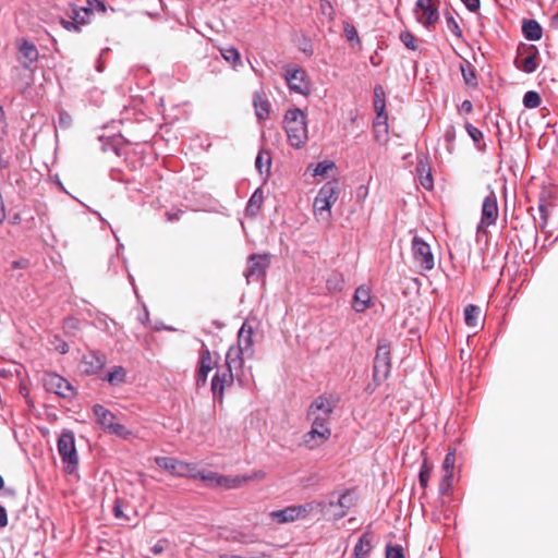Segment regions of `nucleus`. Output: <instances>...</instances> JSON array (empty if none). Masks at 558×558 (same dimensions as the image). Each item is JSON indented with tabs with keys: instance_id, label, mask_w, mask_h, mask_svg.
I'll list each match as a JSON object with an SVG mask.
<instances>
[{
	"instance_id": "obj_52",
	"label": "nucleus",
	"mask_w": 558,
	"mask_h": 558,
	"mask_svg": "<svg viewBox=\"0 0 558 558\" xmlns=\"http://www.w3.org/2000/svg\"><path fill=\"white\" fill-rule=\"evenodd\" d=\"M231 482H232V476H225V475L220 474L219 482H218V487H223V488H227V489H231Z\"/></svg>"
},
{
	"instance_id": "obj_57",
	"label": "nucleus",
	"mask_w": 558,
	"mask_h": 558,
	"mask_svg": "<svg viewBox=\"0 0 558 558\" xmlns=\"http://www.w3.org/2000/svg\"><path fill=\"white\" fill-rule=\"evenodd\" d=\"M538 209H539L541 218H542V220H543V223H542V226H541V227H542V229H544L545 223H546V221H547V217H548L547 206H546V205H544V204H541V205L538 206Z\"/></svg>"
},
{
	"instance_id": "obj_35",
	"label": "nucleus",
	"mask_w": 558,
	"mask_h": 558,
	"mask_svg": "<svg viewBox=\"0 0 558 558\" xmlns=\"http://www.w3.org/2000/svg\"><path fill=\"white\" fill-rule=\"evenodd\" d=\"M461 74H462L463 81L466 85H469V86L477 85L475 70L471 63L466 62L465 64H461Z\"/></svg>"
},
{
	"instance_id": "obj_23",
	"label": "nucleus",
	"mask_w": 558,
	"mask_h": 558,
	"mask_svg": "<svg viewBox=\"0 0 558 558\" xmlns=\"http://www.w3.org/2000/svg\"><path fill=\"white\" fill-rule=\"evenodd\" d=\"M325 504L327 505L326 508L328 507H338L340 508V512H333L332 513V518L333 520H340L342 519L343 517L347 515L349 509L351 508L352 506V499H351V496L349 493H343L341 494L337 501H333L332 499L329 501V502H326ZM328 512V509H325V512H323L324 514H326Z\"/></svg>"
},
{
	"instance_id": "obj_41",
	"label": "nucleus",
	"mask_w": 558,
	"mask_h": 558,
	"mask_svg": "<svg viewBox=\"0 0 558 558\" xmlns=\"http://www.w3.org/2000/svg\"><path fill=\"white\" fill-rule=\"evenodd\" d=\"M386 558H405L403 554V549L400 545H387L386 547Z\"/></svg>"
},
{
	"instance_id": "obj_17",
	"label": "nucleus",
	"mask_w": 558,
	"mask_h": 558,
	"mask_svg": "<svg viewBox=\"0 0 558 558\" xmlns=\"http://www.w3.org/2000/svg\"><path fill=\"white\" fill-rule=\"evenodd\" d=\"M246 353L242 352L241 349L230 347L226 354V368L233 372L239 381H242L244 359Z\"/></svg>"
},
{
	"instance_id": "obj_11",
	"label": "nucleus",
	"mask_w": 558,
	"mask_h": 558,
	"mask_svg": "<svg viewBox=\"0 0 558 558\" xmlns=\"http://www.w3.org/2000/svg\"><path fill=\"white\" fill-rule=\"evenodd\" d=\"M43 381L47 391L53 392L62 398H71L74 395L71 384L64 377L56 373L45 374Z\"/></svg>"
},
{
	"instance_id": "obj_10",
	"label": "nucleus",
	"mask_w": 558,
	"mask_h": 558,
	"mask_svg": "<svg viewBox=\"0 0 558 558\" xmlns=\"http://www.w3.org/2000/svg\"><path fill=\"white\" fill-rule=\"evenodd\" d=\"M412 254L414 262L424 270H432L435 266L430 246L422 238L414 235L412 239Z\"/></svg>"
},
{
	"instance_id": "obj_34",
	"label": "nucleus",
	"mask_w": 558,
	"mask_h": 558,
	"mask_svg": "<svg viewBox=\"0 0 558 558\" xmlns=\"http://www.w3.org/2000/svg\"><path fill=\"white\" fill-rule=\"evenodd\" d=\"M220 53L226 61L232 63L234 69L242 64L240 52L234 47L221 48Z\"/></svg>"
},
{
	"instance_id": "obj_12",
	"label": "nucleus",
	"mask_w": 558,
	"mask_h": 558,
	"mask_svg": "<svg viewBox=\"0 0 558 558\" xmlns=\"http://www.w3.org/2000/svg\"><path fill=\"white\" fill-rule=\"evenodd\" d=\"M235 374L228 368L218 369L211 379V392L215 401L222 402L223 392L233 384Z\"/></svg>"
},
{
	"instance_id": "obj_4",
	"label": "nucleus",
	"mask_w": 558,
	"mask_h": 558,
	"mask_svg": "<svg viewBox=\"0 0 558 558\" xmlns=\"http://www.w3.org/2000/svg\"><path fill=\"white\" fill-rule=\"evenodd\" d=\"M339 197L337 183L327 182L318 191L314 198L313 208L317 221L328 223L331 219V206Z\"/></svg>"
},
{
	"instance_id": "obj_40",
	"label": "nucleus",
	"mask_w": 558,
	"mask_h": 558,
	"mask_svg": "<svg viewBox=\"0 0 558 558\" xmlns=\"http://www.w3.org/2000/svg\"><path fill=\"white\" fill-rule=\"evenodd\" d=\"M335 167V163L332 161H322L316 165V167L313 170V174L316 175H326L330 169Z\"/></svg>"
},
{
	"instance_id": "obj_30",
	"label": "nucleus",
	"mask_w": 558,
	"mask_h": 558,
	"mask_svg": "<svg viewBox=\"0 0 558 558\" xmlns=\"http://www.w3.org/2000/svg\"><path fill=\"white\" fill-rule=\"evenodd\" d=\"M126 371L122 366H114L104 378L111 386H118L125 381Z\"/></svg>"
},
{
	"instance_id": "obj_63",
	"label": "nucleus",
	"mask_w": 558,
	"mask_h": 558,
	"mask_svg": "<svg viewBox=\"0 0 558 558\" xmlns=\"http://www.w3.org/2000/svg\"><path fill=\"white\" fill-rule=\"evenodd\" d=\"M113 511H114V515L117 518H121L122 517V509H121V506L120 505H116L114 508H113Z\"/></svg>"
},
{
	"instance_id": "obj_7",
	"label": "nucleus",
	"mask_w": 558,
	"mask_h": 558,
	"mask_svg": "<svg viewBox=\"0 0 558 558\" xmlns=\"http://www.w3.org/2000/svg\"><path fill=\"white\" fill-rule=\"evenodd\" d=\"M487 189L489 192L482 204L481 221L476 228L477 232H485L486 228L494 226L499 215L496 194L490 186Z\"/></svg>"
},
{
	"instance_id": "obj_38",
	"label": "nucleus",
	"mask_w": 558,
	"mask_h": 558,
	"mask_svg": "<svg viewBox=\"0 0 558 558\" xmlns=\"http://www.w3.org/2000/svg\"><path fill=\"white\" fill-rule=\"evenodd\" d=\"M374 108L380 111L386 109L385 90L380 85L374 87Z\"/></svg>"
},
{
	"instance_id": "obj_2",
	"label": "nucleus",
	"mask_w": 558,
	"mask_h": 558,
	"mask_svg": "<svg viewBox=\"0 0 558 558\" xmlns=\"http://www.w3.org/2000/svg\"><path fill=\"white\" fill-rule=\"evenodd\" d=\"M283 126L291 146L300 148L305 144L307 141L306 116L301 109L287 110Z\"/></svg>"
},
{
	"instance_id": "obj_5",
	"label": "nucleus",
	"mask_w": 558,
	"mask_h": 558,
	"mask_svg": "<svg viewBox=\"0 0 558 558\" xmlns=\"http://www.w3.org/2000/svg\"><path fill=\"white\" fill-rule=\"evenodd\" d=\"M93 413L96 422L108 434L114 435L122 439H128L131 436V430L123 424L117 421L116 415L101 404L93 407Z\"/></svg>"
},
{
	"instance_id": "obj_50",
	"label": "nucleus",
	"mask_w": 558,
	"mask_h": 558,
	"mask_svg": "<svg viewBox=\"0 0 558 558\" xmlns=\"http://www.w3.org/2000/svg\"><path fill=\"white\" fill-rule=\"evenodd\" d=\"M466 9L471 12H476L480 9L481 1L480 0H461Z\"/></svg>"
},
{
	"instance_id": "obj_58",
	"label": "nucleus",
	"mask_w": 558,
	"mask_h": 558,
	"mask_svg": "<svg viewBox=\"0 0 558 558\" xmlns=\"http://www.w3.org/2000/svg\"><path fill=\"white\" fill-rule=\"evenodd\" d=\"M473 109L472 102L470 100H463L459 110L460 112L470 113Z\"/></svg>"
},
{
	"instance_id": "obj_31",
	"label": "nucleus",
	"mask_w": 558,
	"mask_h": 558,
	"mask_svg": "<svg viewBox=\"0 0 558 558\" xmlns=\"http://www.w3.org/2000/svg\"><path fill=\"white\" fill-rule=\"evenodd\" d=\"M481 316V308L476 305L469 304L464 308V320L469 327H476Z\"/></svg>"
},
{
	"instance_id": "obj_1",
	"label": "nucleus",
	"mask_w": 558,
	"mask_h": 558,
	"mask_svg": "<svg viewBox=\"0 0 558 558\" xmlns=\"http://www.w3.org/2000/svg\"><path fill=\"white\" fill-rule=\"evenodd\" d=\"M337 403L338 399L332 395H322L313 400L307 410L311 429L304 435V444L307 447L315 448L329 439V422Z\"/></svg>"
},
{
	"instance_id": "obj_26",
	"label": "nucleus",
	"mask_w": 558,
	"mask_h": 558,
	"mask_svg": "<svg viewBox=\"0 0 558 558\" xmlns=\"http://www.w3.org/2000/svg\"><path fill=\"white\" fill-rule=\"evenodd\" d=\"M253 106L258 121L268 119L269 117V101L264 93L256 92L253 96Z\"/></svg>"
},
{
	"instance_id": "obj_18",
	"label": "nucleus",
	"mask_w": 558,
	"mask_h": 558,
	"mask_svg": "<svg viewBox=\"0 0 558 558\" xmlns=\"http://www.w3.org/2000/svg\"><path fill=\"white\" fill-rule=\"evenodd\" d=\"M215 362L205 342L202 341V350L199 356V366L196 376L197 386H204L207 381L209 372L213 369Z\"/></svg>"
},
{
	"instance_id": "obj_13",
	"label": "nucleus",
	"mask_w": 558,
	"mask_h": 558,
	"mask_svg": "<svg viewBox=\"0 0 558 558\" xmlns=\"http://www.w3.org/2000/svg\"><path fill=\"white\" fill-rule=\"evenodd\" d=\"M154 460L159 468L177 476H189L192 474V471L195 470L194 464L186 463L174 458L156 457Z\"/></svg>"
},
{
	"instance_id": "obj_56",
	"label": "nucleus",
	"mask_w": 558,
	"mask_h": 558,
	"mask_svg": "<svg viewBox=\"0 0 558 558\" xmlns=\"http://www.w3.org/2000/svg\"><path fill=\"white\" fill-rule=\"evenodd\" d=\"M8 525V513L3 506L0 505V529Z\"/></svg>"
},
{
	"instance_id": "obj_25",
	"label": "nucleus",
	"mask_w": 558,
	"mask_h": 558,
	"mask_svg": "<svg viewBox=\"0 0 558 558\" xmlns=\"http://www.w3.org/2000/svg\"><path fill=\"white\" fill-rule=\"evenodd\" d=\"M514 64L517 69L525 72L533 73L538 68V51L536 49L529 51V53L520 61L515 59Z\"/></svg>"
},
{
	"instance_id": "obj_51",
	"label": "nucleus",
	"mask_w": 558,
	"mask_h": 558,
	"mask_svg": "<svg viewBox=\"0 0 558 558\" xmlns=\"http://www.w3.org/2000/svg\"><path fill=\"white\" fill-rule=\"evenodd\" d=\"M167 547L166 541H158L154 546H151L150 551L155 555L161 554Z\"/></svg>"
},
{
	"instance_id": "obj_15",
	"label": "nucleus",
	"mask_w": 558,
	"mask_h": 558,
	"mask_svg": "<svg viewBox=\"0 0 558 558\" xmlns=\"http://www.w3.org/2000/svg\"><path fill=\"white\" fill-rule=\"evenodd\" d=\"M16 49L19 52L17 60L24 69H31L39 58V52L35 44L28 39L21 38L16 40Z\"/></svg>"
},
{
	"instance_id": "obj_46",
	"label": "nucleus",
	"mask_w": 558,
	"mask_h": 558,
	"mask_svg": "<svg viewBox=\"0 0 558 558\" xmlns=\"http://www.w3.org/2000/svg\"><path fill=\"white\" fill-rule=\"evenodd\" d=\"M86 3H87L86 8H92V12L93 11H97L100 13L107 12V7H106L105 2L101 0H86Z\"/></svg>"
},
{
	"instance_id": "obj_45",
	"label": "nucleus",
	"mask_w": 558,
	"mask_h": 558,
	"mask_svg": "<svg viewBox=\"0 0 558 558\" xmlns=\"http://www.w3.org/2000/svg\"><path fill=\"white\" fill-rule=\"evenodd\" d=\"M60 24L68 32L80 33L82 31V26L78 25L76 22L72 21L71 19L66 20L61 17Z\"/></svg>"
},
{
	"instance_id": "obj_59",
	"label": "nucleus",
	"mask_w": 558,
	"mask_h": 558,
	"mask_svg": "<svg viewBox=\"0 0 558 558\" xmlns=\"http://www.w3.org/2000/svg\"><path fill=\"white\" fill-rule=\"evenodd\" d=\"M454 136H456V131H454V128L451 125L449 126V129L446 131V141L451 143L453 140H454Z\"/></svg>"
},
{
	"instance_id": "obj_22",
	"label": "nucleus",
	"mask_w": 558,
	"mask_h": 558,
	"mask_svg": "<svg viewBox=\"0 0 558 558\" xmlns=\"http://www.w3.org/2000/svg\"><path fill=\"white\" fill-rule=\"evenodd\" d=\"M372 305L371 290L366 286L356 288L353 296L352 307L356 313H363Z\"/></svg>"
},
{
	"instance_id": "obj_54",
	"label": "nucleus",
	"mask_w": 558,
	"mask_h": 558,
	"mask_svg": "<svg viewBox=\"0 0 558 558\" xmlns=\"http://www.w3.org/2000/svg\"><path fill=\"white\" fill-rule=\"evenodd\" d=\"M71 123V117L65 113V112H61L59 114V124L62 126V128H68Z\"/></svg>"
},
{
	"instance_id": "obj_39",
	"label": "nucleus",
	"mask_w": 558,
	"mask_h": 558,
	"mask_svg": "<svg viewBox=\"0 0 558 558\" xmlns=\"http://www.w3.org/2000/svg\"><path fill=\"white\" fill-rule=\"evenodd\" d=\"M373 132L378 143H386L388 140V124L373 123Z\"/></svg>"
},
{
	"instance_id": "obj_44",
	"label": "nucleus",
	"mask_w": 558,
	"mask_h": 558,
	"mask_svg": "<svg viewBox=\"0 0 558 558\" xmlns=\"http://www.w3.org/2000/svg\"><path fill=\"white\" fill-rule=\"evenodd\" d=\"M400 39L408 49H410V50L416 49L415 37L411 33H409V32L401 33Z\"/></svg>"
},
{
	"instance_id": "obj_14",
	"label": "nucleus",
	"mask_w": 558,
	"mask_h": 558,
	"mask_svg": "<svg viewBox=\"0 0 558 558\" xmlns=\"http://www.w3.org/2000/svg\"><path fill=\"white\" fill-rule=\"evenodd\" d=\"M415 14L417 21L425 27L435 24L439 19L438 8L433 0H416Z\"/></svg>"
},
{
	"instance_id": "obj_9",
	"label": "nucleus",
	"mask_w": 558,
	"mask_h": 558,
	"mask_svg": "<svg viewBox=\"0 0 558 558\" xmlns=\"http://www.w3.org/2000/svg\"><path fill=\"white\" fill-rule=\"evenodd\" d=\"M284 78L289 89L300 95H308L311 92L310 81L305 70L300 66L288 68L284 73Z\"/></svg>"
},
{
	"instance_id": "obj_19",
	"label": "nucleus",
	"mask_w": 558,
	"mask_h": 558,
	"mask_svg": "<svg viewBox=\"0 0 558 558\" xmlns=\"http://www.w3.org/2000/svg\"><path fill=\"white\" fill-rule=\"evenodd\" d=\"M456 463L454 450L449 451L442 462L444 475L439 484V493L445 495L452 486L453 469Z\"/></svg>"
},
{
	"instance_id": "obj_6",
	"label": "nucleus",
	"mask_w": 558,
	"mask_h": 558,
	"mask_svg": "<svg viewBox=\"0 0 558 558\" xmlns=\"http://www.w3.org/2000/svg\"><path fill=\"white\" fill-rule=\"evenodd\" d=\"M58 452L69 472H72L78 464V456L75 447L74 434L71 430H63L57 444Z\"/></svg>"
},
{
	"instance_id": "obj_49",
	"label": "nucleus",
	"mask_w": 558,
	"mask_h": 558,
	"mask_svg": "<svg viewBox=\"0 0 558 558\" xmlns=\"http://www.w3.org/2000/svg\"><path fill=\"white\" fill-rule=\"evenodd\" d=\"M250 480H251V476H245V475L232 476L231 488L240 487L242 484H244L245 482H247Z\"/></svg>"
},
{
	"instance_id": "obj_21",
	"label": "nucleus",
	"mask_w": 558,
	"mask_h": 558,
	"mask_svg": "<svg viewBox=\"0 0 558 558\" xmlns=\"http://www.w3.org/2000/svg\"><path fill=\"white\" fill-rule=\"evenodd\" d=\"M82 363L86 374H97L106 364V356L97 351H89L83 355Z\"/></svg>"
},
{
	"instance_id": "obj_27",
	"label": "nucleus",
	"mask_w": 558,
	"mask_h": 558,
	"mask_svg": "<svg viewBox=\"0 0 558 558\" xmlns=\"http://www.w3.org/2000/svg\"><path fill=\"white\" fill-rule=\"evenodd\" d=\"M522 33L527 40H538L542 38V27L535 20H527L523 23Z\"/></svg>"
},
{
	"instance_id": "obj_16",
	"label": "nucleus",
	"mask_w": 558,
	"mask_h": 558,
	"mask_svg": "<svg viewBox=\"0 0 558 558\" xmlns=\"http://www.w3.org/2000/svg\"><path fill=\"white\" fill-rule=\"evenodd\" d=\"M269 265L268 255L253 254L248 257L245 277L247 282L259 281L264 278Z\"/></svg>"
},
{
	"instance_id": "obj_32",
	"label": "nucleus",
	"mask_w": 558,
	"mask_h": 558,
	"mask_svg": "<svg viewBox=\"0 0 558 558\" xmlns=\"http://www.w3.org/2000/svg\"><path fill=\"white\" fill-rule=\"evenodd\" d=\"M264 196L260 189H257L252 196L250 197L246 206V214L247 215H256L257 211L260 209V206L263 204Z\"/></svg>"
},
{
	"instance_id": "obj_29",
	"label": "nucleus",
	"mask_w": 558,
	"mask_h": 558,
	"mask_svg": "<svg viewBox=\"0 0 558 558\" xmlns=\"http://www.w3.org/2000/svg\"><path fill=\"white\" fill-rule=\"evenodd\" d=\"M372 549V539L368 534H363L354 546L355 558H367Z\"/></svg>"
},
{
	"instance_id": "obj_24",
	"label": "nucleus",
	"mask_w": 558,
	"mask_h": 558,
	"mask_svg": "<svg viewBox=\"0 0 558 558\" xmlns=\"http://www.w3.org/2000/svg\"><path fill=\"white\" fill-rule=\"evenodd\" d=\"M65 13L69 19L76 22L78 25L84 26L90 22L92 8L70 4Z\"/></svg>"
},
{
	"instance_id": "obj_20",
	"label": "nucleus",
	"mask_w": 558,
	"mask_h": 558,
	"mask_svg": "<svg viewBox=\"0 0 558 558\" xmlns=\"http://www.w3.org/2000/svg\"><path fill=\"white\" fill-rule=\"evenodd\" d=\"M232 347L241 349L242 352L246 353V357L248 359L254 355L253 328L247 326L246 323H244L239 330L236 345Z\"/></svg>"
},
{
	"instance_id": "obj_62",
	"label": "nucleus",
	"mask_w": 558,
	"mask_h": 558,
	"mask_svg": "<svg viewBox=\"0 0 558 558\" xmlns=\"http://www.w3.org/2000/svg\"><path fill=\"white\" fill-rule=\"evenodd\" d=\"M180 214H181V211H177V213H167L168 220H169V221L178 220V219H179Z\"/></svg>"
},
{
	"instance_id": "obj_36",
	"label": "nucleus",
	"mask_w": 558,
	"mask_h": 558,
	"mask_svg": "<svg viewBox=\"0 0 558 558\" xmlns=\"http://www.w3.org/2000/svg\"><path fill=\"white\" fill-rule=\"evenodd\" d=\"M343 277L338 272H332L326 281V287L330 292L341 291L343 289Z\"/></svg>"
},
{
	"instance_id": "obj_60",
	"label": "nucleus",
	"mask_w": 558,
	"mask_h": 558,
	"mask_svg": "<svg viewBox=\"0 0 558 558\" xmlns=\"http://www.w3.org/2000/svg\"><path fill=\"white\" fill-rule=\"evenodd\" d=\"M57 350L62 353V354H65L68 351H69V344L66 342H61L58 347H57Z\"/></svg>"
},
{
	"instance_id": "obj_3",
	"label": "nucleus",
	"mask_w": 558,
	"mask_h": 558,
	"mask_svg": "<svg viewBox=\"0 0 558 558\" xmlns=\"http://www.w3.org/2000/svg\"><path fill=\"white\" fill-rule=\"evenodd\" d=\"M326 506L325 501H312L304 505L289 506L271 511L269 518L277 524L291 523L300 519H305L314 511L325 512Z\"/></svg>"
},
{
	"instance_id": "obj_43",
	"label": "nucleus",
	"mask_w": 558,
	"mask_h": 558,
	"mask_svg": "<svg viewBox=\"0 0 558 558\" xmlns=\"http://www.w3.org/2000/svg\"><path fill=\"white\" fill-rule=\"evenodd\" d=\"M465 130L474 143H478L483 138V132L469 122L465 123Z\"/></svg>"
},
{
	"instance_id": "obj_53",
	"label": "nucleus",
	"mask_w": 558,
	"mask_h": 558,
	"mask_svg": "<svg viewBox=\"0 0 558 558\" xmlns=\"http://www.w3.org/2000/svg\"><path fill=\"white\" fill-rule=\"evenodd\" d=\"M376 111V119L374 121V123H383V124H388V117H387V113L386 111H380V110H375Z\"/></svg>"
},
{
	"instance_id": "obj_64",
	"label": "nucleus",
	"mask_w": 558,
	"mask_h": 558,
	"mask_svg": "<svg viewBox=\"0 0 558 558\" xmlns=\"http://www.w3.org/2000/svg\"><path fill=\"white\" fill-rule=\"evenodd\" d=\"M416 169L418 172L423 173L426 170V165L423 163L422 160H420Z\"/></svg>"
},
{
	"instance_id": "obj_42",
	"label": "nucleus",
	"mask_w": 558,
	"mask_h": 558,
	"mask_svg": "<svg viewBox=\"0 0 558 558\" xmlns=\"http://www.w3.org/2000/svg\"><path fill=\"white\" fill-rule=\"evenodd\" d=\"M446 23H447V27L448 29L457 37H462V31L459 26V24L457 23V21L454 20L453 16L451 15H448L446 16Z\"/></svg>"
},
{
	"instance_id": "obj_48",
	"label": "nucleus",
	"mask_w": 558,
	"mask_h": 558,
	"mask_svg": "<svg viewBox=\"0 0 558 558\" xmlns=\"http://www.w3.org/2000/svg\"><path fill=\"white\" fill-rule=\"evenodd\" d=\"M421 184L426 190L433 189V177H432L429 169H427V172L425 175L421 177Z\"/></svg>"
},
{
	"instance_id": "obj_8",
	"label": "nucleus",
	"mask_w": 558,
	"mask_h": 558,
	"mask_svg": "<svg viewBox=\"0 0 558 558\" xmlns=\"http://www.w3.org/2000/svg\"><path fill=\"white\" fill-rule=\"evenodd\" d=\"M390 367V345L387 340L383 339L378 342L374 359V378L385 380L389 375Z\"/></svg>"
},
{
	"instance_id": "obj_61",
	"label": "nucleus",
	"mask_w": 558,
	"mask_h": 558,
	"mask_svg": "<svg viewBox=\"0 0 558 558\" xmlns=\"http://www.w3.org/2000/svg\"><path fill=\"white\" fill-rule=\"evenodd\" d=\"M347 37L349 40H352L354 37H357V33L354 29V27H352L350 31L347 29Z\"/></svg>"
},
{
	"instance_id": "obj_37",
	"label": "nucleus",
	"mask_w": 558,
	"mask_h": 558,
	"mask_svg": "<svg viewBox=\"0 0 558 558\" xmlns=\"http://www.w3.org/2000/svg\"><path fill=\"white\" fill-rule=\"evenodd\" d=\"M541 96L534 90H529L523 96V105L525 108L534 109L541 105Z\"/></svg>"
},
{
	"instance_id": "obj_28",
	"label": "nucleus",
	"mask_w": 558,
	"mask_h": 558,
	"mask_svg": "<svg viewBox=\"0 0 558 558\" xmlns=\"http://www.w3.org/2000/svg\"><path fill=\"white\" fill-rule=\"evenodd\" d=\"M189 476L198 478L205 482L208 486L218 487L219 476L220 474L213 472L210 470H194L192 474Z\"/></svg>"
},
{
	"instance_id": "obj_55",
	"label": "nucleus",
	"mask_w": 558,
	"mask_h": 558,
	"mask_svg": "<svg viewBox=\"0 0 558 558\" xmlns=\"http://www.w3.org/2000/svg\"><path fill=\"white\" fill-rule=\"evenodd\" d=\"M78 326V320L73 318V317H69L66 319H64V329L69 330V329H76Z\"/></svg>"
},
{
	"instance_id": "obj_47",
	"label": "nucleus",
	"mask_w": 558,
	"mask_h": 558,
	"mask_svg": "<svg viewBox=\"0 0 558 558\" xmlns=\"http://www.w3.org/2000/svg\"><path fill=\"white\" fill-rule=\"evenodd\" d=\"M430 476V470L427 468V465L424 463L421 468L420 474H418V481L423 488L427 486L428 480Z\"/></svg>"
},
{
	"instance_id": "obj_33",
	"label": "nucleus",
	"mask_w": 558,
	"mask_h": 558,
	"mask_svg": "<svg viewBox=\"0 0 558 558\" xmlns=\"http://www.w3.org/2000/svg\"><path fill=\"white\" fill-rule=\"evenodd\" d=\"M270 166H271V158H270V155L268 151H259L257 157H256V160H255V167L257 169V171L263 174L264 173V170L265 172L268 174L269 171H270Z\"/></svg>"
}]
</instances>
